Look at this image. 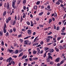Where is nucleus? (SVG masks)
<instances>
[{
    "mask_svg": "<svg viewBox=\"0 0 66 66\" xmlns=\"http://www.w3.org/2000/svg\"><path fill=\"white\" fill-rule=\"evenodd\" d=\"M16 1L15 0H13L12 1V6L14 9H16V7H15V5L16 4Z\"/></svg>",
    "mask_w": 66,
    "mask_h": 66,
    "instance_id": "obj_1",
    "label": "nucleus"
},
{
    "mask_svg": "<svg viewBox=\"0 0 66 66\" xmlns=\"http://www.w3.org/2000/svg\"><path fill=\"white\" fill-rule=\"evenodd\" d=\"M12 60V59L11 57H9V59H8L7 60H6V61L7 62L9 61V62L10 63L11 62V60Z\"/></svg>",
    "mask_w": 66,
    "mask_h": 66,
    "instance_id": "obj_2",
    "label": "nucleus"
},
{
    "mask_svg": "<svg viewBox=\"0 0 66 66\" xmlns=\"http://www.w3.org/2000/svg\"><path fill=\"white\" fill-rule=\"evenodd\" d=\"M28 33L29 35H31L32 34V31L30 30H28Z\"/></svg>",
    "mask_w": 66,
    "mask_h": 66,
    "instance_id": "obj_3",
    "label": "nucleus"
},
{
    "mask_svg": "<svg viewBox=\"0 0 66 66\" xmlns=\"http://www.w3.org/2000/svg\"><path fill=\"white\" fill-rule=\"evenodd\" d=\"M6 7L7 9H9L10 7V4L8 2L7 3Z\"/></svg>",
    "mask_w": 66,
    "mask_h": 66,
    "instance_id": "obj_4",
    "label": "nucleus"
},
{
    "mask_svg": "<svg viewBox=\"0 0 66 66\" xmlns=\"http://www.w3.org/2000/svg\"><path fill=\"white\" fill-rule=\"evenodd\" d=\"M53 51H54V50L53 49H50L48 50L49 52L52 53L53 52Z\"/></svg>",
    "mask_w": 66,
    "mask_h": 66,
    "instance_id": "obj_5",
    "label": "nucleus"
},
{
    "mask_svg": "<svg viewBox=\"0 0 66 66\" xmlns=\"http://www.w3.org/2000/svg\"><path fill=\"white\" fill-rule=\"evenodd\" d=\"M16 23V21L14 20L13 22H11V24H12V25H14V24H15Z\"/></svg>",
    "mask_w": 66,
    "mask_h": 66,
    "instance_id": "obj_6",
    "label": "nucleus"
},
{
    "mask_svg": "<svg viewBox=\"0 0 66 66\" xmlns=\"http://www.w3.org/2000/svg\"><path fill=\"white\" fill-rule=\"evenodd\" d=\"M28 41V40H25L24 41V44L25 45H27Z\"/></svg>",
    "mask_w": 66,
    "mask_h": 66,
    "instance_id": "obj_7",
    "label": "nucleus"
},
{
    "mask_svg": "<svg viewBox=\"0 0 66 66\" xmlns=\"http://www.w3.org/2000/svg\"><path fill=\"white\" fill-rule=\"evenodd\" d=\"M60 61V58H57L56 60V62H58Z\"/></svg>",
    "mask_w": 66,
    "mask_h": 66,
    "instance_id": "obj_8",
    "label": "nucleus"
},
{
    "mask_svg": "<svg viewBox=\"0 0 66 66\" xmlns=\"http://www.w3.org/2000/svg\"><path fill=\"white\" fill-rule=\"evenodd\" d=\"M58 48L60 49H63V47L61 45L59 46Z\"/></svg>",
    "mask_w": 66,
    "mask_h": 66,
    "instance_id": "obj_9",
    "label": "nucleus"
},
{
    "mask_svg": "<svg viewBox=\"0 0 66 66\" xmlns=\"http://www.w3.org/2000/svg\"><path fill=\"white\" fill-rule=\"evenodd\" d=\"M6 14V11H4L3 13V16H5V14Z\"/></svg>",
    "mask_w": 66,
    "mask_h": 66,
    "instance_id": "obj_10",
    "label": "nucleus"
},
{
    "mask_svg": "<svg viewBox=\"0 0 66 66\" xmlns=\"http://www.w3.org/2000/svg\"><path fill=\"white\" fill-rule=\"evenodd\" d=\"M38 45V43H35L33 44V46H37Z\"/></svg>",
    "mask_w": 66,
    "mask_h": 66,
    "instance_id": "obj_11",
    "label": "nucleus"
},
{
    "mask_svg": "<svg viewBox=\"0 0 66 66\" xmlns=\"http://www.w3.org/2000/svg\"><path fill=\"white\" fill-rule=\"evenodd\" d=\"M66 48V45H64L62 47V49H65Z\"/></svg>",
    "mask_w": 66,
    "mask_h": 66,
    "instance_id": "obj_12",
    "label": "nucleus"
},
{
    "mask_svg": "<svg viewBox=\"0 0 66 66\" xmlns=\"http://www.w3.org/2000/svg\"><path fill=\"white\" fill-rule=\"evenodd\" d=\"M21 2V0H18V1L17 4H19Z\"/></svg>",
    "mask_w": 66,
    "mask_h": 66,
    "instance_id": "obj_13",
    "label": "nucleus"
},
{
    "mask_svg": "<svg viewBox=\"0 0 66 66\" xmlns=\"http://www.w3.org/2000/svg\"><path fill=\"white\" fill-rule=\"evenodd\" d=\"M56 4H57V5H59L60 4V3L59 1H57L56 3Z\"/></svg>",
    "mask_w": 66,
    "mask_h": 66,
    "instance_id": "obj_14",
    "label": "nucleus"
},
{
    "mask_svg": "<svg viewBox=\"0 0 66 66\" xmlns=\"http://www.w3.org/2000/svg\"><path fill=\"white\" fill-rule=\"evenodd\" d=\"M31 44V42H29V41H28L27 45H30Z\"/></svg>",
    "mask_w": 66,
    "mask_h": 66,
    "instance_id": "obj_15",
    "label": "nucleus"
},
{
    "mask_svg": "<svg viewBox=\"0 0 66 66\" xmlns=\"http://www.w3.org/2000/svg\"><path fill=\"white\" fill-rule=\"evenodd\" d=\"M46 54H47V53L45 52L44 54V55H43V56L44 57H46Z\"/></svg>",
    "mask_w": 66,
    "mask_h": 66,
    "instance_id": "obj_16",
    "label": "nucleus"
},
{
    "mask_svg": "<svg viewBox=\"0 0 66 66\" xmlns=\"http://www.w3.org/2000/svg\"><path fill=\"white\" fill-rule=\"evenodd\" d=\"M55 49L57 52H59V49L57 48L56 47L55 48Z\"/></svg>",
    "mask_w": 66,
    "mask_h": 66,
    "instance_id": "obj_17",
    "label": "nucleus"
},
{
    "mask_svg": "<svg viewBox=\"0 0 66 66\" xmlns=\"http://www.w3.org/2000/svg\"><path fill=\"white\" fill-rule=\"evenodd\" d=\"M46 42L47 43H48L50 42V39H46Z\"/></svg>",
    "mask_w": 66,
    "mask_h": 66,
    "instance_id": "obj_18",
    "label": "nucleus"
},
{
    "mask_svg": "<svg viewBox=\"0 0 66 66\" xmlns=\"http://www.w3.org/2000/svg\"><path fill=\"white\" fill-rule=\"evenodd\" d=\"M48 59H52V57L50 55H49L48 56Z\"/></svg>",
    "mask_w": 66,
    "mask_h": 66,
    "instance_id": "obj_19",
    "label": "nucleus"
},
{
    "mask_svg": "<svg viewBox=\"0 0 66 66\" xmlns=\"http://www.w3.org/2000/svg\"><path fill=\"white\" fill-rule=\"evenodd\" d=\"M44 50H49V48L48 47H45L44 48Z\"/></svg>",
    "mask_w": 66,
    "mask_h": 66,
    "instance_id": "obj_20",
    "label": "nucleus"
},
{
    "mask_svg": "<svg viewBox=\"0 0 66 66\" xmlns=\"http://www.w3.org/2000/svg\"><path fill=\"white\" fill-rule=\"evenodd\" d=\"M33 53L34 54H35L37 53V51H35L33 52Z\"/></svg>",
    "mask_w": 66,
    "mask_h": 66,
    "instance_id": "obj_21",
    "label": "nucleus"
},
{
    "mask_svg": "<svg viewBox=\"0 0 66 66\" xmlns=\"http://www.w3.org/2000/svg\"><path fill=\"white\" fill-rule=\"evenodd\" d=\"M52 22V19H50L49 21V23L50 24L51 23V22Z\"/></svg>",
    "mask_w": 66,
    "mask_h": 66,
    "instance_id": "obj_22",
    "label": "nucleus"
},
{
    "mask_svg": "<svg viewBox=\"0 0 66 66\" xmlns=\"http://www.w3.org/2000/svg\"><path fill=\"white\" fill-rule=\"evenodd\" d=\"M9 33L8 32H7L5 34L6 36H9Z\"/></svg>",
    "mask_w": 66,
    "mask_h": 66,
    "instance_id": "obj_23",
    "label": "nucleus"
},
{
    "mask_svg": "<svg viewBox=\"0 0 66 66\" xmlns=\"http://www.w3.org/2000/svg\"><path fill=\"white\" fill-rule=\"evenodd\" d=\"M26 3V0H24L23 1V4H24V3Z\"/></svg>",
    "mask_w": 66,
    "mask_h": 66,
    "instance_id": "obj_24",
    "label": "nucleus"
},
{
    "mask_svg": "<svg viewBox=\"0 0 66 66\" xmlns=\"http://www.w3.org/2000/svg\"><path fill=\"white\" fill-rule=\"evenodd\" d=\"M43 13H44V12H42L39 14V16H41V15H42L43 14Z\"/></svg>",
    "mask_w": 66,
    "mask_h": 66,
    "instance_id": "obj_25",
    "label": "nucleus"
},
{
    "mask_svg": "<svg viewBox=\"0 0 66 66\" xmlns=\"http://www.w3.org/2000/svg\"><path fill=\"white\" fill-rule=\"evenodd\" d=\"M22 54H23V52H22L21 53H20V54L19 55V57L20 56H21V55H22Z\"/></svg>",
    "mask_w": 66,
    "mask_h": 66,
    "instance_id": "obj_26",
    "label": "nucleus"
},
{
    "mask_svg": "<svg viewBox=\"0 0 66 66\" xmlns=\"http://www.w3.org/2000/svg\"><path fill=\"white\" fill-rule=\"evenodd\" d=\"M37 7L36 6H34V9L35 10L37 9Z\"/></svg>",
    "mask_w": 66,
    "mask_h": 66,
    "instance_id": "obj_27",
    "label": "nucleus"
},
{
    "mask_svg": "<svg viewBox=\"0 0 66 66\" xmlns=\"http://www.w3.org/2000/svg\"><path fill=\"white\" fill-rule=\"evenodd\" d=\"M53 38V37L51 36H48L47 37V38Z\"/></svg>",
    "mask_w": 66,
    "mask_h": 66,
    "instance_id": "obj_28",
    "label": "nucleus"
},
{
    "mask_svg": "<svg viewBox=\"0 0 66 66\" xmlns=\"http://www.w3.org/2000/svg\"><path fill=\"white\" fill-rule=\"evenodd\" d=\"M9 52L10 53H11V52H13V50H9Z\"/></svg>",
    "mask_w": 66,
    "mask_h": 66,
    "instance_id": "obj_29",
    "label": "nucleus"
},
{
    "mask_svg": "<svg viewBox=\"0 0 66 66\" xmlns=\"http://www.w3.org/2000/svg\"><path fill=\"white\" fill-rule=\"evenodd\" d=\"M40 1H38L37 2L36 4L37 5L39 4V3H40Z\"/></svg>",
    "mask_w": 66,
    "mask_h": 66,
    "instance_id": "obj_30",
    "label": "nucleus"
},
{
    "mask_svg": "<svg viewBox=\"0 0 66 66\" xmlns=\"http://www.w3.org/2000/svg\"><path fill=\"white\" fill-rule=\"evenodd\" d=\"M13 30L14 32H15V31H16V28H15V27H14L13 28Z\"/></svg>",
    "mask_w": 66,
    "mask_h": 66,
    "instance_id": "obj_31",
    "label": "nucleus"
},
{
    "mask_svg": "<svg viewBox=\"0 0 66 66\" xmlns=\"http://www.w3.org/2000/svg\"><path fill=\"white\" fill-rule=\"evenodd\" d=\"M46 60L47 61V62H50V59L49 58H48V59H47Z\"/></svg>",
    "mask_w": 66,
    "mask_h": 66,
    "instance_id": "obj_32",
    "label": "nucleus"
},
{
    "mask_svg": "<svg viewBox=\"0 0 66 66\" xmlns=\"http://www.w3.org/2000/svg\"><path fill=\"white\" fill-rule=\"evenodd\" d=\"M18 53V51L17 50H16L15 51V53H16V54H17V53Z\"/></svg>",
    "mask_w": 66,
    "mask_h": 66,
    "instance_id": "obj_33",
    "label": "nucleus"
},
{
    "mask_svg": "<svg viewBox=\"0 0 66 66\" xmlns=\"http://www.w3.org/2000/svg\"><path fill=\"white\" fill-rule=\"evenodd\" d=\"M63 63H64V60H62V61H61V62H60V64H63Z\"/></svg>",
    "mask_w": 66,
    "mask_h": 66,
    "instance_id": "obj_34",
    "label": "nucleus"
},
{
    "mask_svg": "<svg viewBox=\"0 0 66 66\" xmlns=\"http://www.w3.org/2000/svg\"><path fill=\"white\" fill-rule=\"evenodd\" d=\"M61 34H62V35H65L66 34V33L64 32H62L61 33Z\"/></svg>",
    "mask_w": 66,
    "mask_h": 66,
    "instance_id": "obj_35",
    "label": "nucleus"
},
{
    "mask_svg": "<svg viewBox=\"0 0 66 66\" xmlns=\"http://www.w3.org/2000/svg\"><path fill=\"white\" fill-rule=\"evenodd\" d=\"M22 20H23V18H22V16H21V22H22Z\"/></svg>",
    "mask_w": 66,
    "mask_h": 66,
    "instance_id": "obj_36",
    "label": "nucleus"
},
{
    "mask_svg": "<svg viewBox=\"0 0 66 66\" xmlns=\"http://www.w3.org/2000/svg\"><path fill=\"white\" fill-rule=\"evenodd\" d=\"M11 63H12V64H15V62L13 61H11Z\"/></svg>",
    "mask_w": 66,
    "mask_h": 66,
    "instance_id": "obj_37",
    "label": "nucleus"
},
{
    "mask_svg": "<svg viewBox=\"0 0 66 66\" xmlns=\"http://www.w3.org/2000/svg\"><path fill=\"white\" fill-rule=\"evenodd\" d=\"M61 37H58L57 38V40H59L60 39H61Z\"/></svg>",
    "mask_w": 66,
    "mask_h": 66,
    "instance_id": "obj_38",
    "label": "nucleus"
},
{
    "mask_svg": "<svg viewBox=\"0 0 66 66\" xmlns=\"http://www.w3.org/2000/svg\"><path fill=\"white\" fill-rule=\"evenodd\" d=\"M25 62H27L29 60L28 59H26L25 60Z\"/></svg>",
    "mask_w": 66,
    "mask_h": 66,
    "instance_id": "obj_39",
    "label": "nucleus"
},
{
    "mask_svg": "<svg viewBox=\"0 0 66 66\" xmlns=\"http://www.w3.org/2000/svg\"><path fill=\"white\" fill-rule=\"evenodd\" d=\"M37 51H38V52H39V51H40V49H39V48H37Z\"/></svg>",
    "mask_w": 66,
    "mask_h": 66,
    "instance_id": "obj_40",
    "label": "nucleus"
},
{
    "mask_svg": "<svg viewBox=\"0 0 66 66\" xmlns=\"http://www.w3.org/2000/svg\"><path fill=\"white\" fill-rule=\"evenodd\" d=\"M29 60L30 61H33V60H32V58H29Z\"/></svg>",
    "mask_w": 66,
    "mask_h": 66,
    "instance_id": "obj_41",
    "label": "nucleus"
},
{
    "mask_svg": "<svg viewBox=\"0 0 66 66\" xmlns=\"http://www.w3.org/2000/svg\"><path fill=\"white\" fill-rule=\"evenodd\" d=\"M52 32H49L47 34V35H50L51 34H52Z\"/></svg>",
    "mask_w": 66,
    "mask_h": 66,
    "instance_id": "obj_42",
    "label": "nucleus"
},
{
    "mask_svg": "<svg viewBox=\"0 0 66 66\" xmlns=\"http://www.w3.org/2000/svg\"><path fill=\"white\" fill-rule=\"evenodd\" d=\"M58 1L59 2H61V3H62L63 2L62 0H59Z\"/></svg>",
    "mask_w": 66,
    "mask_h": 66,
    "instance_id": "obj_43",
    "label": "nucleus"
},
{
    "mask_svg": "<svg viewBox=\"0 0 66 66\" xmlns=\"http://www.w3.org/2000/svg\"><path fill=\"white\" fill-rule=\"evenodd\" d=\"M27 65V63H24L23 65L24 66H26Z\"/></svg>",
    "mask_w": 66,
    "mask_h": 66,
    "instance_id": "obj_44",
    "label": "nucleus"
},
{
    "mask_svg": "<svg viewBox=\"0 0 66 66\" xmlns=\"http://www.w3.org/2000/svg\"><path fill=\"white\" fill-rule=\"evenodd\" d=\"M27 23L28 25H30V22H27Z\"/></svg>",
    "mask_w": 66,
    "mask_h": 66,
    "instance_id": "obj_45",
    "label": "nucleus"
},
{
    "mask_svg": "<svg viewBox=\"0 0 66 66\" xmlns=\"http://www.w3.org/2000/svg\"><path fill=\"white\" fill-rule=\"evenodd\" d=\"M47 8L48 9H50V6L48 5L47 6Z\"/></svg>",
    "mask_w": 66,
    "mask_h": 66,
    "instance_id": "obj_46",
    "label": "nucleus"
},
{
    "mask_svg": "<svg viewBox=\"0 0 66 66\" xmlns=\"http://www.w3.org/2000/svg\"><path fill=\"white\" fill-rule=\"evenodd\" d=\"M56 30H59V27H56Z\"/></svg>",
    "mask_w": 66,
    "mask_h": 66,
    "instance_id": "obj_47",
    "label": "nucleus"
},
{
    "mask_svg": "<svg viewBox=\"0 0 66 66\" xmlns=\"http://www.w3.org/2000/svg\"><path fill=\"white\" fill-rule=\"evenodd\" d=\"M12 56L13 57H14V58H16L17 57V56L16 55L13 56Z\"/></svg>",
    "mask_w": 66,
    "mask_h": 66,
    "instance_id": "obj_48",
    "label": "nucleus"
},
{
    "mask_svg": "<svg viewBox=\"0 0 66 66\" xmlns=\"http://www.w3.org/2000/svg\"><path fill=\"white\" fill-rule=\"evenodd\" d=\"M29 37H27L24 38V39H28V38H29Z\"/></svg>",
    "mask_w": 66,
    "mask_h": 66,
    "instance_id": "obj_49",
    "label": "nucleus"
},
{
    "mask_svg": "<svg viewBox=\"0 0 66 66\" xmlns=\"http://www.w3.org/2000/svg\"><path fill=\"white\" fill-rule=\"evenodd\" d=\"M4 33H6V29H4Z\"/></svg>",
    "mask_w": 66,
    "mask_h": 66,
    "instance_id": "obj_50",
    "label": "nucleus"
},
{
    "mask_svg": "<svg viewBox=\"0 0 66 66\" xmlns=\"http://www.w3.org/2000/svg\"><path fill=\"white\" fill-rule=\"evenodd\" d=\"M1 50L2 51H4V48H3V47H2L1 48Z\"/></svg>",
    "mask_w": 66,
    "mask_h": 66,
    "instance_id": "obj_51",
    "label": "nucleus"
},
{
    "mask_svg": "<svg viewBox=\"0 0 66 66\" xmlns=\"http://www.w3.org/2000/svg\"><path fill=\"white\" fill-rule=\"evenodd\" d=\"M0 35H1L2 36V35H3V34L2 33V32H1V31H0Z\"/></svg>",
    "mask_w": 66,
    "mask_h": 66,
    "instance_id": "obj_52",
    "label": "nucleus"
},
{
    "mask_svg": "<svg viewBox=\"0 0 66 66\" xmlns=\"http://www.w3.org/2000/svg\"><path fill=\"white\" fill-rule=\"evenodd\" d=\"M1 44L2 45H4V42H3V41L2 42Z\"/></svg>",
    "mask_w": 66,
    "mask_h": 66,
    "instance_id": "obj_53",
    "label": "nucleus"
},
{
    "mask_svg": "<svg viewBox=\"0 0 66 66\" xmlns=\"http://www.w3.org/2000/svg\"><path fill=\"white\" fill-rule=\"evenodd\" d=\"M22 31H26V30L25 29H22Z\"/></svg>",
    "mask_w": 66,
    "mask_h": 66,
    "instance_id": "obj_54",
    "label": "nucleus"
},
{
    "mask_svg": "<svg viewBox=\"0 0 66 66\" xmlns=\"http://www.w3.org/2000/svg\"><path fill=\"white\" fill-rule=\"evenodd\" d=\"M36 34V32H34L32 34L33 35H35Z\"/></svg>",
    "mask_w": 66,
    "mask_h": 66,
    "instance_id": "obj_55",
    "label": "nucleus"
},
{
    "mask_svg": "<svg viewBox=\"0 0 66 66\" xmlns=\"http://www.w3.org/2000/svg\"><path fill=\"white\" fill-rule=\"evenodd\" d=\"M24 57H25V56L23 55L22 58V59H23L24 58Z\"/></svg>",
    "mask_w": 66,
    "mask_h": 66,
    "instance_id": "obj_56",
    "label": "nucleus"
},
{
    "mask_svg": "<svg viewBox=\"0 0 66 66\" xmlns=\"http://www.w3.org/2000/svg\"><path fill=\"white\" fill-rule=\"evenodd\" d=\"M23 8L24 10H26V6H23Z\"/></svg>",
    "mask_w": 66,
    "mask_h": 66,
    "instance_id": "obj_57",
    "label": "nucleus"
},
{
    "mask_svg": "<svg viewBox=\"0 0 66 66\" xmlns=\"http://www.w3.org/2000/svg\"><path fill=\"white\" fill-rule=\"evenodd\" d=\"M48 55H51V53H48Z\"/></svg>",
    "mask_w": 66,
    "mask_h": 66,
    "instance_id": "obj_58",
    "label": "nucleus"
},
{
    "mask_svg": "<svg viewBox=\"0 0 66 66\" xmlns=\"http://www.w3.org/2000/svg\"><path fill=\"white\" fill-rule=\"evenodd\" d=\"M66 17V14L64 15L63 17L64 19V18H65Z\"/></svg>",
    "mask_w": 66,
    "mask_h": 66,
    "instance_id": "obj_59",
    "label": "nucleus"
},
{
    "mask_svg": "<svg viewBox=\"0 0 66 66\" xmlns=\"http://www.w3.org/2000/svg\"><path fill=\"white\" fill-rule=\"evenodd\" d=\"M23 50V48H22L20 51V52H22V50Z\"/></svg>",
    "mask_w": 66,
    "mask_h": 66,
    "instance_id": "obj_60",
    "label": "nucleus"
},
{
    "mask_svg": "<svg viewBox=\"0 0 66 66\" xmlns=\"http://www.w3.org/2000/svg\"><path fill=\"white\" fill-rule=\"evenodd\" d=\"M22 13H24V11L23 10H22Z\"/></svg>",
    "mask_w": 66,
    "mask_h": 66,
    "instance_id": "obj_61",
    "label": "nucleus"
},
{
    "mask_svg": "<svg viewBox=\"0 0 66 66\" xmlns=\"http://www.w3.org/2000/svg\"><path fill=\"white\" fill-rule=\"evenodd\" d=\"M50 64H53V62L51 61L50 62Z\"/></svg>",
    "mask_w": 66,
    "mask_h": 66,
    "instance_id": "obj_62",
    "label": "nucleus"
},
{
    "mask_svg": "<svg viewBox=\"0 0 66 66\" xmlns=\"http://www.w3.org/2000/svg\"><path fill=\"white\" fill-rule=\"evenodd\" d=\"M3 57H1V58H0V60H3Z\"/></svg>",
    "mask_w": 66,
    "mask_h": 66,
    "instance_id": "obj_63",
    "label": "nucleus"
},
{
    "mask_svg": "<svg viewBox=\"0 0 66 66\" xmlns=\"http://www.w3.org/2000/svg\"><path fill=\"white\" fill-rule=\"evenodd\" d=\"M60 65H61V64L58 63V64H57V66H60Z\"/></svg>",
    "mask_w": 66,
    "mask_h": 66,
    "instance_id": "obj_64",
    "label": "nucleus"
}]
</instances>
